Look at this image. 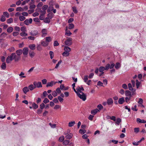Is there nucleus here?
<instances>
[{
	"mask_svg": "<svg viewBox=\"0 0 146 146\" xmlns=\"http://www.w3.org/2000/svg\"><path fill=\"white\" fill-rule=\"evenodd\" d=\"M9 56L12 58L13 60H14L15 62L18 61L19 60L20 58V56H17L15 53H12L11 55Z\"/></svg>",
	"mask_w": 146,
	"mask_h": 146,
	"instance_id": "f257e3e1",
	"label": "nucleus"
},
{
	"mask_svg": "<svg viewBox=\"0 0 146 146\" xmlns=\"http://www.w3.org/2000/svg\"><path fill=\"white\" fill-rule=\"evenodd\" d=\"M72 38L70 37H67L64 41L65 44L67 46H70L72 44Z\"/></svg>",
	"mask_w": 146,
	"mask_h": 146,
	"instance_id": "f03ea898",
	"label": "nucleus"
},
{
	"mask_svg": "<svg viewBox=\"0 0 146 146\" xmlns=\"http://www.w3.org/2000/svg\"><path fill=\"white\" fill-rule=\"evenodd\" d=\"M83 101H85L86 99V96L83 92L81 93H79L77 95Z\"/></svg>",
	"mask_w": 146,
	"mask_h": 146,
	"instance_id": "7ed1b4c3",
	"label": "nucleus"
},
{
	"mask_svg": "<svg viewBox=\"0 0 146 146\" xmlns=\"http://www.w3.org/2000/svg\"><path fill=\"white\" fill-rule=\"evenodd\" d=\"M41 33L42 34V36L44 37L47 35L48 33V30L46 29H42L41 31Z\"/></svg>",
	"mask_w": 146,
	"mask_h": 146,
	"instance_id": "20e7f679",
	"label": "nucleus"
},
{
	"mask_svg": "<svg viewBox=\"0 0 146 146\" xmlns=\"http://www.w3.org/2000/svg\"><path fill=\"white\" fill-rule=\"evenodd\" d=\"M33 85H35V88L36 87L39 88H41L42 87L41 83L40 82H33Z\"/></svg>",
	"mask_w": 146,
	"mask_h": 146,
	"instance_id": "39448f33",
	"label": "nucleus"
},
{
	"mask_svg": "<svg viewBox=\"0 0 146 146\" xmlns=\"http://www.w3.org/2000/svg\"><path fill=\"white\" fill-rule=\"evenodd\" d=\"M76 89L77 90V92L80 94L83 93V92L82 91L84 90L83 87L81 86H78Z\"/></svg>",
	"mask_w": 146,
	"mask_h": 146,
	"instance_id": "423d86ee",
	"label": "nucleus"
},
{
	"mask_svg": "<svg viewBox=\"0 0 146 146\" xmlns=\"http://www.w3.org/2000/svg\"><path fill=\"white\" fill-rule=\"evenodd\" d=\"M33 21L32 19L30 18L29 19H27L24 21V23L26 25H29V24H31Z\"/></svg>",
	"mask_w": 146,
	"mask_h": 146,
	"instance_id": "0eeeda50",
	"label": "nucleus"
},
{
	"mask_svg": "<svg viewBox=\"0 0 146 146\" xmlns=\"http://www.w3.org/2000/svg\"><path fill=\"white\" fill-rule=\"evenodd\" d=\"M57 82H54V81H51L50 82H48L46 85V87H52L53 85H55L56 83H58Z\"/></svg>",
	"mask_w": 146,
	"mask_h": 146,
	"instance_id": "6e6552de",
	"label": "nucleus"
},
{
	"mask_svg": "<svg viewBox=\"0 0 146 146\" xmlns=\"http://www.w3.org/2000/svg\"><path fill=\"white\" fill-rule=\"evenodd\" d=\"M51 11H52L54 13H55L56 12V9H54L53 7H49L47 10V12H49Z\"/></svg>",
	"mask_w": 146,
	"mask_h": 146,
	"instance_id": "1a4fd4ad",
	"label": "nucleus"
},
{
	"mask_svg": "<svg viewBox=\"0 0 146 146\" xmlns=\"http://www.w3.org/2000/svg\"><path fill=\"white\" fill-rule=\"evenodd\" d=\"M29 51V50L28 48L25 47L23 48V53L24 55H27Z\"/></svg>",
	"mask_w": 146,
	"mask_h": 146,
	"instance_id": "9d476101",
	"label": "nucleus"
},
{
	"mask_svg": "<svg viewBox=\"0 0 146 146\" xmlns=\"http://www.w3.org/2000/svg\"><path fill=\"white\" fill-rule=\"evenodd\" d=\"M38 32L37 31L34 30L31 31L30 33V35L32 36H35L38 35Z\"/></svg>",
	"mask_w": 146,
	"mask_h": 146,
	"instance_id": "9b49d317",
	"label": "nucleus"
},
{
	"mask_svg": "<svg viewBox=\"0 0 146 146\" xmlns=\"http://www.w3.org/2000/svg\"><path fill=\"white\" fill-rule=\"evenodd\" d=\"M16 53L17 54V56H20L23 53V50L21 49H19L17 50L16 52Z\"/></svg>",
	"mask_w": 146,
	"mask_h": 146,
	"instance_id": "f8f14e48",
	"label": "nucleus"
},
{
	"mask_svg": "<svg viewBox=\"0 0 146 146\" xmlns=\"http://www.w3.org/2000/svg\"><path fill=\"white\" fill-rule=\"evenodd\" d=\"M68 87H65L63 84L61 85L60 86V88L62 90H67L69 89Z\"/></svg>",
	"mask_w": 146,
	"mask_h": 146,
	"instance_id": "ddd939ff",
	"label": "nucleus"
},
{
	"mask_svg": "<svg viewBox=\"0 0 146 146\" xmlns=\"http://www.w3.org/2000/svg\"><path fill=\"white\" fill-rule=\"evenodd\" d=\"M99 111H100L99 110L96 108L92 110L91 111V113L92 114L94 115Z\"/></svg>",
	"mask_w": 146,
	"mask_h": 146,
	"instance_id": "4468645a",
	"label": "nucleus"
},
{
	"mask_svg": "<svg viewBox=\"0 0 146 146\" xmlns=\"http://www.w3.org/2000/svg\"><path fill=\"white\" fill-rule=\"evenodd\" d=\"M107 104L109 105H111L113 104V99L111 98L108 99L107 100Z\"/></svg>",
	"mask_w": 146,
	"mask_h": 146,
	"instance_id": "2eb2a0df",
	"label": "nucleus"
},
{
	"mask_svg": "<svg viewBox=\"0 0 146 146\" xmlns=\"http://www.w3.org/2000/svg\"><path fill=\"white\" fill-rule=\"evenodd\" d=\"M137 121L138 123H146V121L143 119H141L140 118H138L137 119Z\"/></svg>",
	"mask_w": 146,
	"mask_h": 146,
	"instance_id": "dca6fc26",
	"label": "nucleus"
},
{
	"mask_svg": "<svg viewBox=\"0 0 146 146\" xmlns=\"http://www.w3.org/2000/svg\"><path fill=\"white\" fill-rule=\"evenodd\" d=\"M125 102L124 98L123 97H122L119 99L118 102L119 104H122Z\"/></svg>",
	"mask_w": 146,
	"mask_h": 146,
	"instance_id": "f3484780",
	"label": "nucleus"
},
{
	"mask_svg": "<svg viewBox=\"0 0 146 146\" xmlns=\"http://www.w3.org/2000/svg\"><path fill=\"white\" fill-rule=\"evenodd\" d=\"M64 51H66L69 52L71 51V49L70 47H69L67 46H64Z\"/></svg>",
	"mask_w": 146,
	"mask_h": 146,
	"instance_id": "a211bd4d",
	"label": "nucleus"
},
{
	"mask_svg": "<svg viewBox=\"0 0 146 146\" xmlns=\"http://www.w3.org/2000/svg\"><path fill=\"white\" fill-rule=\"evenodd\" d=\"M23 91L25 94H26L29 91V90L28 87H25L23 88Z\"/></svg>",
	"mask_w": 146,
	"mask_h": 146,
	"instance_id": "6ab92c4d",
	"label": "nucleus"
},
{
	"mask_svg": "<svg viewBox=\"0 0 146 146\" xmlns=\"http://www.w3.org/2000/svg\"><path fill=\"white\" fill-rule=\"evenodd\" d=\"M106 70L105 68V67L103 66H101L99 68V71L100 72H102L101 74L100 75V76H101L102 74L104 73V72H103L104 70Z\"/></svg>",
	"mask_w": 146,
	"mask_h": 146,
	"instance_id": "aec40b11",
	"label": "nucleus"
},
{
	"mask_svg": "<svg viewBox=\"0 0 146 146\" xmlns=\"http://www.w3.org/2000/svg\"><path fill=\"white\" fill-rule=\"evenodd\" d=\"M29 47L31 49L34 50L36 46L35 44H32L29 45Z\"/></svg>",
	"mask_w": 146,
	"mask_h": 146,
	"instance_id": "412c9836",
	"label": "nucleus"
},
{
	"mask_svg": "<svg viewBox=\"0 0 146 146\" xmlns=\"http://www.w3.org/2000/svg\"><path fill=\"white\" fill-rule=\"evenodd\" d=\"M29 90L31 91H32L35 88V85L33 84H31L28 86Z\"/></svg>",
	"mask_w": 146,
	"mask_h": 146,
	"instance_id": "4be33fe9",
	"label": "nucleus"
},
{
	"mask_svg": "<svg viewBox=\"0 0 146 146\" xmlns=\"http://www.w3.org/2000/svg\"><path fill=\"white\" fill-rule=\"evenodd\" d=\"M70 55L69 52H68L64 51L62 53L63 56L65 57H67L68 56Z\"/></svg>",
	"mask_w": 146,
	"mask_h": 146,
	"instance_id": "5701e85b",
	"label": "nucleus"
},
{
	"mask_svg": "<svg viewBox=\"0 0 146 146\" xmlns=\"http://www.w3.org/2000/svg\"><path fill=\"white\" fill-rule=\"evenodd\" d=\"M41 45L43 46H46L48 45V43L46 41H42L41 42Z\"/></svg>",
	"mask_w": 146,
	"mask_h": 146,
	"instance_id": "b1692460",
	"label": "nucleus"
},
{
	"mask_svg": "<svg viewBox=\"0 0 146 146\" xmlns=\"http://www.w3.org/2000/svg\"><path fill=\"white\" fill-rule=\"evenodd\" d=\"M13 60L10 58L9 56H8L7 58L6 59V62L7 63H10L11 61Z\"/></svg>",
	"mask_w": 146,
	"mask_h": 146,
	"instance_id": "393cba45",
	"label": "nucleus"
},
{
	"mask_svg": "<svg viewBox=\"0 0 146 146\" xmlns=\"http://www.w3.org/2000/svg\"><path fill=\"white\" fill-rule=\"evenodd\" d=\"M125 94L126 96H129L130 97L131 96V92L129 90L125 91Z\"/></svg>",
	"mask_w": 146,
	"mask_h": 146,
	"instance_id": "a878e982",
	"label": "nucleus"
},
{
	"mask_svg": "<svg viewBox=\"0 0 146 146\" xmlns=\"http://www.w3.org/2000/svg\"><path fill=\"white\" fill-rule=\"evenodd\" d=\"M121 67V64L119 62H117L115 65V68L116 69H118Z\"/></svg>",
	"mask_w": 146,
	"mask_h": 146,
	"instance_id": "bb28decb",
	"label": "nucleus"
},
{
	"mask_svg": "<svg viewBox=\"0 0 146 146\" xmlns=\"http://www.w3.org/2000/svg\"><path fill=\"white\" fill-rule=\"evenodd\" d=\"M72 134L70 133L66 135L65 136V138L67 139H70L72 137Z\"/></svg>",
	"mask_w": 146,
	"mask_h": 146,
	"instance_id": "cd10ccee",
	"label": "nucleus"
},
{
	"mask_svg": "<svg viewBox=\"0 0 146 146\" xmlns=\"http://www.w3.org/2000/svg\"><path fill=\"white\" fill-rule=\"evenodd\" d=\"M74 27V25L72 23H69L68 25V29H73Z\"/></svg>",
	"mask_w": 146,
	"mask_h": 146,
	"instance_id": "c85d7f7f",
	"label": "nucleus"
},
{
	"mask_svg": "<svg viewBox=\"0 0 146 146\" xmlns=\"http://www.w3.org/2000/svg\"><path fill=\"white\" fill-rule=\"evenodd\" d=\"M75 124V122L74 121H70L68 123V126L70 127H72Z\"/></svg>",
	"mask_w": 146,
	"mask_h": 146,
	"instance_id": "c756f323",
	"label": "nucleus"
},
{
	"mask_svg": "<svg viewBox=\"0 0 146 146\" xmlns=\"http://www.w3.org/2000/svg\"><path fill=\"white\" fill-rule=\"evenodd\" d=\"M46 41L48 43L52 40V38L50 36L46 37L45 38Z\"/></svg>",
	"mask_w": 146,
	"mask_h": 146,
	"instance_id": "7c9ffc66",
	"label": "nucleus"
},
{
	"mask_svg": "<svg viewBox=\"0 0 146 146\" xmlns=\"http://www.w3.org/2000/svg\"><path fill=\"white\" fill-rule=\"evenodd\" d=\"M70 141L69 140H65L63 142V144L64 145H68Z\"/></svg>",
	"mask_w": 146,
	"mask_h": 146,
	"instance_id": "2f4dec72",
	"label": "nucleus"
},
{
	"mask_svg": "<svg viewBox=\"0 0 146 146\" xmlns=\"http://www.w3.org/2000/svg\"><path fill=\"white\" fill-rule=\"evenodd\" d=\"M13 30V29L12 27H9L7 29V31L8 33H11Z\"/></svg>",
	"mask_w": 146,
	"mask_h": 146,
	"instance_id": "473e14b6",
	"label": "nucleus"
},
{
	"mask_svg": "<svg viewBox=\"0 0 146 146\" xmlns=\"http://www.w3.org/2000/svg\"><path fill=\"white\" fill-rule=\"evenodd\" d=\"M72 35V33L70 32V31L68 30V31H66L65 32V35L67 36H70V35Z\"/></svg>",
	"mask_w": 146,
	"mask_h": 146,
	"instance_id": "72a5a7b5",
	"label": "nucleus"
},
{
	"mask_svg": "<svg viewBox=\"0 0 146 146\" xmlns=\"http://www.w3.org/2000/svg\"><path fill=\"white\" fill-rule=\"evenodd\" d=\"M72 11L75 13H78V10L76 7L75 6L73 7H72Z\"/></svg>",
	"mask_w": 146,
	"mask_h": 146,
	"instance_id": "f704fd0d",
	"label": "nucleus"
},
{
	"mask_svg": "<svg viewBox=\"0 0 146 146\" xmlns=\"http://www.w3.org/2000/svg\"><path fill=\"white\" fill-rule=\"evenodd\" d=\"M121 119L119 118H118L116 120L115 123L117 125H119L120 123L121 122Z\"/></svg>",
	"mask_w": 146,
	"mask_h": 146,
	"instance_id": "c9c22d12",
	"label": "nucleus"
},
{
	"mask_svg": "<svg viewBox=\"0 0 146 146\" xmlns=\"http://www.w3.org/2000/svg\"><path fill=\"white\" fill-rule=\"evenodd\" d=\"M61 108V106L58 105H56L54 107V110H56L59 109Z\"/></svg>",
	"mask_w": 146,
	"mask_h": 146,
	"instance_id": "e433bc0d",
	"label": "nucleus"
},
{
	"mask_svg": "<svg viewBox=\"0 0 146 146\" xmlns=\"http://www.w3.org/2000/svg\"><path fill=\"white\" fill-rule=\"evenodd\" d=\"M141 82H139L137 80H136V85L137 88H138L140 85Z\"/></svg>",
	"mask_w": 146,
	"mask_h": 146,
	"instance_id": "4c0bfd02",
	"label": "nucleus"
},
{
	"mask_svg": "<svg viewBox=\"0 0 146 146\" xmlns=\"http://www.w3.org/2000/svg\"><path fill=\"white\" fill-rule=\"evenodd\" d=\"M13 19L11 18L7 20V22L8 24H10L13 22Z\"/></svg>",
	"mask_w": 146,
	"mask_h": 146,
	"instance_id": "58836bf2",
	"label": "nucleus"
},
{
	"mask_svg": "<svg viewBox=\"0 0 146 146\" xmlns=\"http://www.w3.org/2000/svg\"><path fill=\"white\" fill-rule=\"evenodd\" d=\"M20 35L22 36H27V34L25 32H22L20 33Z\"/></svg>",
	"mask_w": 146,
	"mask_h": 146,
	"instance_id": "ea45409f",
	"label": "nucleus"
},
{
	"mask_svg": "<svg viewBox=\"0 0 146 146\" xmlns=\"http://www.w3.org/2000/svg\"><path fill=\"white\" fill-rule=\"evenodd\" d=\"M49 54L50 56V58L52 59L54 56V54L53 52L52 51H50L49 52Z\"/></svg>",
	"mask_w": 146,
	"mask_h": 146,
	"instance_id": "a19ab883",
	"label": "nucleus"
},
{
	"mask_svg": "<svg viewBox=\"0 0 146 146\" xmlns=\"http://www.w3.org/2000/svg\"><path fill=\"white\" fill-rule=\"evenodd\" d=\"M79 132L81 134H84L86 132V130L85 129L83 130L80 129L79 131Z\"/></svg>",
	"mask_w": 146,
	"mask_h": 146,
	"instance_id": "79ce46f5",
	"label": "nucleus"
},
{
	"mask_svg": "<svg viewBox=\"0 0 146 146\" xmlns=\"http://www.w3.org/2000/svg\"><path fill=\"white\" fill-rule=\"evenodd\" d=\"M7 34L5 33H3L0 35V37L2 38H4L7 36Z\"/></svg>",
	"mask_w": 146,
	"mask_h": 146,
	"instance_id": "37998d69",
	"label": "nucleus"
},
{
	"mask_svg": "<svg viewBox=\"0 0 146 146\" xmlns=\"http://www.w3.org/2000/svg\"><path fill=\"white\" fill-rule=\"evenodd\" d=\"M32 106L34 109H36L38 108V105L35 103H33L32 104Z\"/></svg>",
	"mask_w": 146,
	"mask_h": 146,
	"instance_id": "c03bdc74",
	"label": "nucleus"
},
{
	"mask_svg": "<svg viewBox=\"0 0 146 146\" xmlns=\"http://www.w3.org/2000/svg\"><path fill=\"white\" fill-rule=\"evenodd\" d=\"M24 10V9L21 7H18L17 8L16 11H23Z\"/></svg>",
	"mask_w": 146,
	"mask_h": 146,
	"instance_id": "a18cd8bd",
	"label": "nucleus"
},
{
	"mask_svg": "<svg viewBox=\"0 0 146 146\" xmlns=\"http://www.w3.org/2000/svg\"><path fill=\"white\" fill-rule=\"evenodd\" d=\"M21 30L22 32H25L26 31V28L25 27L23 26L21 27Z\"/></svg>",
	"mask_w": 146,
	"mask_h": 146,
	"instance_id": "49530a36",
	"label": "nucleus"
},
{
	"mask_svg": "<svg viewBox=\"0 0 146 146\" xmlns=\"http://www.w3.org/2000/svg\"><path fill=\"white\" fill-rule=\"evenodd\" d=\"M58 99L59 102H62L64 101V99L60 96H58Z\"/></svg>",
	"mask_w": 146,
	"mask_h": 146,
	"instance_id": "de8ad7c7",
	"label": "nucleus"
},
{
	"mask_svg": "<svg viewBox=\"0 0 146 146\" xmlns=\"http://www.w3.org/2000/svg\"><path fill=\"white\" fill-rule=\"evenodd\" d=\"M30 56L31 58H33L35 55V53L33 52H30L29 53Z\"/></svg>",
	"mask_w": 146,
	"mask_h": 146,
	"instance_id": "09e8293b",
	"label": "nucleus"
},
{
	"mask_svg": "<svg viewBox=\"0 0 146 146\" xmlns=\"http://www.w3.org/2000/svg\"><path fill=\"white\" fill-rule=\"evenodd\" d=\"M25 19V17L23 16H20L19 17V19L21 21H24Z\"/></svg>",
	"mask_w": 146,
	"mask_h": 146,
	"instance_id": "8fccbe9b",
	"label": "nucleus"
},
{
	"mask_svg": "<svg viewBox=\"0 0 146 146\" xmlns=\"http://www.w3.org/2000/svg\"><path fill=\"white\" fill-rule=\"evenodd\" d=\"M128 88L129 90L132 91L133 90V88L132 87L131 84L130 83H129L128 84Z\"/></svg>",
	"mask_w": 146,
	"mask_h": 146,
	"instance_id": "3c124183",
	"label": "nucleus"
},
{
	"mask_svg": "<svg viewBox=\"0 0 146 146\" xmlns=\"http://www.w3.org/2000/svg\"><path fill=\"white\" fill-rule=\"evenodd\" d=\"M48 7V6L47 5H44L42 7V10L46 11Z\"/></svg>",
	"mask_w": 146,
	"mask_h": 146,
	"instance_id": "603ef678",
	"label": "nucleus"
},
{
	"mask_svg": "<svg viewBox=\"0 0 146 146\" xmlns=\"http://www.w3.org/2000/svg\"><path fill=\"white\" fill-rule=\"evenodd\" d=\"M49 125L52 128H54L56 127V124H52L51 123H49Z\"/></svg>",
	"mask_w": 146,
	"mask_h": 146,
	"instance_id": "864d4df0",
	"label": "nucleus"
},
{
	"mask_svg": "<svg viewBox=\"0 0 146 146\" xmlns=\"http://www.w3.org/2000/svg\"><path fill=\"white\" fill-rule=\"evenodd\" d=\"M62 61L61 60H60V61H59L58 63L56 65V66L55 67V68L57 69L58 68V67L59 65H60V64L62 62Z\"/></svg>",
	"mask_w": 146,
	"mask_h": 146,
	"instance_id": "5fc2aeb1",
	"label": "nucleus"
},
{
	"mask_svg": "<svg viewBox=\"0 0 146 146\" xmlns=\"http://www.w3.org/2000/svg\"><path fill=\"white\" fill-rule=\"evenodd\" d=\"M10 52H13L15 50V48L13 47H12L8 49Z\"/></svg>",
	"mask_w": 146,
	"mask_h": 146,
	"instance_id": "6e6d98bb",
	"label": "nucleus"
},
{
	"mask_svg": "<svg viewBox=\"0 0 146 146\" xmlns=\"http://www.w3.org/2000/svg\"><path fill=\"white\" fill-rule=\"evenodd\" d=\"M6 66L5 63H3L1 66V68L3 70H5L6 68Z\"/></svg>",
	"mask_w": 146,
	"mask_h": 146,
	"instance_id": "4d7b16f0",
	"label": "nucleus"
},
{
	"mask_svg": "<svg viewBox=\"0 0 146 146\" xmlns=\"http://www.w3.org/2000/svg\"><path fill=\"white\" fill-rule=\"evenodd\" d=\"M60 89H60V88H58L56 89V92H57V94H59L61 93V91L60 90Z\"/></svg>",
	"mask_w": 146,
	"mask_h": 146,
	"instance_id": "13d9d810",
	"label": "nucleus"
},
{
	"mask_svg": "<svg viewBox=\"0 0 146 146\" xmlns=\"http://www.w3.org/2000/svg\"><path fill=\"white\" fill-rule=\"evenodd\" d=\"M64 139V137L63 136H62L60 137L59 138V141L60 142L63 141Z\"/></svg>",
	"mask_w": 146,
	"mask_h": 146,
	"instance_id": "bf43d9fd",
	"label": "nucleus"
},
{
	"mask_svg": "<svg viewBox=\"0 0 146 146\" xmlns=\"http://www.w3.org/2000/svg\"><path fill=\"white\" fill-rule=\"evenodd\" d=\"M36 7V5L34 4H32L30 5V9H34Z\"/></svg>",
	"mask_w": 146,
	"mask_h": 146,
	"instance_id": "052dcab7",
	"label": "nucleus"
},
{
	"mask_svg": "<svg viewBox=\"0 0 146 146\" xmlns=\"http://www.w3.org/2000/svg\"><path fill=\"white\" fill-rule=\"evenodd\" d=\"M52 95L54 97H55L57 95V92H56V91H53L52 93Z\"/></svg>",
	"mask_w": 146,
	"mask_h": 146,
	"instance_id": "680f3d73",
	"label": "nucleus"
},
{
	"mask_svg": "<svg viewBox=\"0 0 146 146\" xmlns=\"http://www.w3.org/2000/svg\"><path fill=\"white\" fill-rule=\"evenodd\" d=\"M44 103L46 104L49 102V100L47 98H45L43 101Z\"/></svg>",
	"mask_w": 146,
	"mask_h": 146,
	"instance_id": "e2e57ef3",
	"label": "nucleus"
},
{
	"mask_svg": "<svg viewBox=\"0 0 146 146\" xmlns=\"http://www.w3.org/2000/svg\"><path fill=\"white\" fill-rule=\"evenodd\" d=\"M97 108L99 109V110H101L103 108V106L101 104H100L97 106Z\"/></svg>",
	"mask_w": 146,
	"mask_h": 146,
	"instance_id": "0e129e2a",
	"label": "nucleus"
},
{
	"mask_svg": "<svg viewBox=\"0 0 146 146\" xmlns=\"http://www.w3.org/2000/svg\"><path fill=\"white\" fill-rule=\"evenodd\" d=\"M103 83L101 82L100 81H99L97 84V85L98 86H103Z\"/></svg>",
	"mask_w": 146,
	"mask_h": 146,
	"instance_id": "69168bd1",
	"label": "nucleus"
},
{
	"mask_svg": "<svg viewBox=\"0 0 146 146\" xmlns=\"http://www.w3.org/2000/svg\"><path fill=\"white\" fill-rule=\"evenodd\" d=\"M3 15L7 18H9V14L7 12H5L3 13Z\"/></svg>",
	"mask_w": 146,
	"mask_h": 146,
	"instance_id": "338daca9",
	"label": "nucleus"
},
{
	"mask_svg": "<svg viewBox=\"0 0 146 146\" xmlns=\"http://www.w3.org/2000/svg\"><path fill=\"white\" fill-rule=\"evenodd\" d=\"M50 21V19L48 18H46L44 20V22L46 23H48Z\"/></svg>",
	"mask_w": 146,
	"mask_h": 146,
	"instance_id": "774afa93",
	"label": "nucleus"
}]
</instances>
